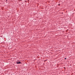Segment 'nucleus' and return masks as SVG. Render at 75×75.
<instances>
[{"label":"nucleus","instance_id":"nucleus-1","mask_svg":"<svg viewBox=\"0 0 75 75\" xmlns=\"http://www.w3.org/2000/svg\"><path fill=\"white\" fill-rule=\"evenodd\" d=\"M21 62H17V64H21Z\"/></svg>","mask_w":75,"mask_h":75},{"label":"nucleus","instance_id":"nucleus-2","mask_svg":"<svg viewBox=\"0 0 75 75\" xmlns=\"http://www.w3.org/2000/svg\"><path fill=\"white\" fill-rule=\"evenodd\" d=\"M64 59H67V58H65Z\"/></svg>","mask_w":75,"mask_h":75}]
</instances>
